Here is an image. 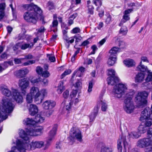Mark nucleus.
<instances>
[{
	"mask_svg": "<svg viewBox=\"0 0 152 152\" xmlns=\"http://www.w3.org/2000/svg\"><path fill=\"white\" fill-rule=\"evenodd\" d=\"M19 135L22 140H17L16 141V145L18 149L22 151V152H24V150L41 148L44 145V142L41 141H33L29 144V135L26 134L25 131L22 129L20 130Z\"/></svg>",
	"mask_w": 152,
	"mask_h": 152,
	"instance_id": "f257e3e1",
	"label": "nucleus"
},
{
	"mask_svg": "<svg viewBox=\"0 0 152 152\" xmlns=\"http://www.w3.org/2000/svg\"><path fill=\"white\" fill-rule=\"evenodd\" d=\"M15 106L7 97L2 99L1 105L0 106V122L7 118L9 113L13 110Z\"/></svg>",
	"mask_w": 152,
	"mask_h": 152,
	"instance_id": "f03ea898",
	"label": "nucleus"
},
{
	"mask_svg": "<svg viewBox=\"0 0 152 152\" xmlns=\"http://www.w3.org/2000/svg\"><path fill=\"white\" fill-rule=\"evenodd\" d=\"M23 124L25 125H29L31 127L29 129H26V133L25 132L27 135L31 136H37L42 134L43 128L42 126H36L35 120L27 118L24 119Z\"/></svg>",
	"mask_w": 152,
	"mask_h": 152,
	"instance_id": "7ed1b4c3",
	"label": "nucleus"
},
{
	"mask_svg": "<svg viewBox=\"0 0 152 152\" xmlns=\"http://www.w3.org/2000/svg\"><path fill=\"white\" fill-rule=\"evenodd\" d=\"M126 96H125L124 101L123 108L124 110L127 113L130 114L134 111L135 106L132 100L134 91L133 90H129L128 91Z\"/></svg>",
	"mask_w": 152,
	"mask_h": 152,
	"instance_id": "20e7f679",
	"label": "nucleus"
},
{
	"mask_svg": "<svg viewBox=\"0 0 152 152\" xmlns=\"http://www.w3.org/2000/svg\"><path fill=\"white\" fill-rule=\"evenodd\" d=\"M130 90L128 89L126 84L119 83L114 86L113 92L115 97L120 98L125 94L126 96L128 91Z\"/></svg>",
	"mask_w": 152,
	"mask_h": 152,
	"instance_id": "39448f33",
	"label": "nucleus"
},
{
	"mask_svg": "<svg viewBox=\"0 0 152 152\" xmlns=\"http://www.w3.org/2000/svg\"><path fill=\"white\" fill-rule=\"evenodd\" d=\"M149 94V93L145 91L138 92L134 100L139 107H143L148 105Z\"/></svg>",
	"mask_w": 152,
	"mask_h": 152,
	"instance_id": "423d86ee",
	"label": "nucleus"
},
{
	"mask_svg": "<svg viewBox=\"0 0 152 152\" xmlns=\"http://www.w3.org/2000/svg\"><path fill=\"white\" fill-rule=\"evenodd\" d=\"M148 137L150 138H144L139 140L137 142V145L140 148H145L146 152H149L152 150V138Z\"/></svg>",
	"mask_w": 152,
	"mask_h": 152,
	"instance_id": "0eeeda50",
	"label": "nucleus"
},
{
	"mask_svg": "<svg viewBox=\"0 0 152 152\" xmlns=\"http://www.w3.org/2000/svg\"><path fill=\"white\" fill-rule=\"evenodd\" d=\"M68 139L72 142L74 141L75 139L81 142L82 140L80 131L77 128L72 127L70 130Z\"/></svg>",
	"mask_w": 152,
	"mask_h": 152,
	"instance_id": "6e6552de",
	"label": "nucleus"
},
{
	"mask_svg": "<svg viewBox=\"0 0 152 152\" xmlns=\"http://www.w3.org/2000/svg\"><path fill=\"white\" fill-rule=\"evenodd\" d=\"M24 18L27 21L31 22L33 23H35L37 22L38 19H39L43 22L44 18L41 15V16H37V14H34L33 12L28 11L26 12L24 14Z\"/></svg>",
	"mask_w": 152,
	"mask_h": 152,
	"instance_id": "1a4fd4ad",
	"label": "nucleus"
},
{
	"mask_svg": "<svg viewBox=\"0 0 152 152\" xmlns=\"http://www.w3.org/2000/svg\"><path fill=\"white\" fill-rule=\"evenodd\" d=\"M140 120L142 122L152 120V104L151 109L146 107L141 112Z\"/></svg>",
	"mask_w": 152,
	"mask_h": 152,
	"instance_id": "9d476101",
	"label": "nucleus"
},
{
	"mask_svg": "<svg viewBox=\"0 0 152 152\" xmlns=\"http://www.w3.org/2000/svg\"><path fill=\"white\" fill-rule=\"evenodd\" d=\"M23 7L28 11L33 12L34 14H37V17L41 16V15H42V11L41 9L33 3L25 4L24 5Z\"/></svg>",
	"mask_w": 152,
	"mask_h": 152,
	"instance_id": "9b49d317",
	"label": "nucleus"
},
{
	"mask_svg": "<svg viewBox=\"0 0 152 152\" xmlns=\"http://www.w3.org/2000/svg\"><path fill=\"white\" fill-rule=\"evenodd\" d=\"M122 143L123 145L125 152L127 149H129L130 147V145L126 141V137L123 136L118 140L117 148L118 152H122Z\"/></svg>",
	"mask_w": 152,
	"mask_h": 152,
	"instance_id": "f8f14e48",
	"label": "nucleus"
},
{
	"mask_svg": "<svg viewBox=\"0 0 152 152\" xmlns=\"http://www.w3.org/2000/svg\"><path fill=\"white\" fill-rule=\"evenodd\" d=\"M152 124L151 121L142 122L138 127V130L140 133H144L146 132L148 127L151 126Z\"/></svg>",
	"mask_w": 152,
	"mask_h": 152,
	"instance_id": "ddd939ff",
	"label": "nucleus"
},
{
	"mask_svg": "<svg viewBox=\"0 0 152 152\" xmlns=\"http://www.w3.org/2000/svg\"><path fill=\"white\" fill-rule=\"evenodd\" d=\"M57 127V125H54L52 129L50 132L48 137L47 140L46 145H49L52 140L54 139V137L56 134Z\"/></svg>",
	"mask_w": 152,
	"mask_h": 152,
	"instance_id": "4468645a",
	"label": "nucleus"
},
{
	"mask_svg": "<svg viewBox=\"0 0 152 152\" xmlns=\"http://www.w3.org/2000/svg\"><path fill=\"white\" fill-rule=\"evenodd\" d=\"M19 85L21 90L22 91H23V92H22V93L25 94L26 93L25 91L26 89L29 87V81L25 78L19 80Z\"/></svg>",
	"mask_w": 152,
	"mask_h": 152,
	"instance_id": "2eb2a0df",
	"label": "nucleus"
},
{
	"mask_svg": "<svg viewBox=\"0 0 152 152\" xmlns=\"http://www.w3.org/2000/svg\"><path fill=\"white\" fill-rule=\"evenodd\" d=\"M132 10L131 9H128L125 11L123 18L119 24V26H122L124 23L129 20L130 18L129 14L132 12Z\"/></svg>",
	"mask_w": 152,
	"mask_h": 152,
	"instance_id": "dca6fc26",
	"label": "nucleus"
},
{
	"mask_svg": "<svg viewBox=\"0 0 152 152\" xmlns=\"http://www.w3.org/2000/svg\"><path fill=\"white\" fill-rule=\"evenodd\" d=\"M56 105V103L55 102L51 100H47L43 103L42 106L44 109L48 110L53 108Z\"/></svg>",
	"mask_w": 152,
	"mask_h": 152,
	"instance_id": "f3484780",
	"label": "nucleus"
},
{
	"mask_svg": "<svg viewBox=\"0 0 152 152\" xmlns=\"http://www.w3.org/2000/svg\"><path fill=\"white\" fill-rule=\"evenodd\" d=\"M12 98L18 103H21L23 101V99L20 93L16 90L12 91Z\"/></svg>",
	"mask_w": 152,
	"mask_h": 152,
	"instance_id": "a211bd4d",
	"label": "nucleus"
},
{
	"mask_svg": "<svg viewBox=\"0 0 152 152\" xmlns=\"http://www.w3.org/2000/svg\"><path fill=\"white\" fill-rule=\"evenodd\" d=\"M29 113L31 116H34L38 112V108L35 104H31L29 105L28 108Z\"/></svg>",
	"mask_w": 152,
	"mask_h": 152,
	"instance_id": "6ab92c4d",
	"label": "nucleus"
},
{
	"mask_svg": "<svg viewBox=\"0 0 152 152\" xmlns=\"http://www.w3.org/2000/svg\"><path fill=\"white\" fill-rule=\"evenodd\" d=\"M85 69V68L83 66H80L79 68L77 69L74 71L72 75L71 80H72L74 77L75 75L79 77H81L84 72Z\"/></svg>",
	"mask_w": 152,
	"mask_h": 152,
	"instance_id": "aec40b11",
	"label": "nucleus"
},
{
	"mask_svg": "<svg viewBox=\"0 0 152 152\" xmlns=\"http://www.w3.org/2000/svg\"><path fill=\"white\" fill-rule=\"evenodd\" d=\"M79 102V100L78 98H76L74 100H71L70 102L66 105V110H69L72 107H75V106L78 104Z\"/></svg>",
	"mask_w": 152,
	"mask_h": 152,
	"instance_id": "412c9836",
	"label": "nucleus"
},
{
	"mask_svg": "<svg viewBox=\"0 0 152 152\" xmlns=\"http://www.w3.org/2000/svg\"><path fill=\"white\" fill-rule=\"evenodd\" d=\"M104 93V91H103V92H102L101 93L99 96L100 101L98 102H100V104L101 103V110L103 112L106 111L107 109L108 106L107 105L104 101H103L102 100V97L103 96Z\"/></svg>",
	"mask_w": 152,
	"mask_h": 152,
	"instance_id": "4be33fe9",
	"label": "nucleus"
},
{
	"mask_svg": "<svg viewBox=\"0 0 152 152\" xmlns=\"http://www.w3.org/2000/svg\"><path fill=\"white\" fill-rule=\"evenodd\" d=\"M119 78L117 76H110L107 79L108 85H114L119 81Z\"/></svg>",
	"mask_w": 152,
	"mask_h": 152,
	"instance_id": "5701e85b",
	"label": "nucleus"
},
{
	"mask_svg": "<svg viewBox=\"0 0 152 152\" xmlns=\"http://www.w3.org/2000/svg\"><path fill=\"white\" fill-rule=\"evenodd\" d=\"M0 90L2 94L7 96L9 97L11 95L10 91L5 86L3 85L1 86Z\"/></svg>",
	"mask_w": 152,
	"mask_h": 152,
	"instance_id": "b1692460",
	"label": "nucleus"
},
{
	"mask_svg": "<svg viewBox=\"0 0 152 152\" xmlns=\"http://www.w3.org/2000/svg\"><path fill=\"white\" fill-rule=\"evenodd\" d=\"M145 74L142 72H139L136 75L135 77V81L136 83H140L145 79Z\"/></svg>",
	"mask_w": 152,
	"mask_h": 152,
	"instance_id": "393cba45",
	"label": "nucleus"
},
{
	"mask_svg": "<svg viewBox=\"0 0 152 152\" xmlns=\"http://www.w3.org/2000/svg\"><path fill=\"white\" fill-rule=\"evenodd\" d=\"M28 72V70L26 69H20L15 72V74L17 77L20 78L24 76Z\"/></svg>",
	"mask_w": 152,
	"mask_h": 152,
	"instance_id": "a878e982",
	"label": "nucleus"
},
{
	"mask_svg": "<svg viewBox=\"0 0 152 152\" xmlns=\"http://www.w3.org/2000/svg\"><path fill=\"white\" fill-rule=\"evenodd\" d=\"M117 60V56H112L110 55L107 63L109 66H111L113 65L116 63Z\"/></svg>",
	"mask_w": 152,
	"mask_h": 152,
	"instance_id": "bb28decb",
	"label": "nucleus"
},
{
	"mask_svg": "<svg viewBox=\"0 0 152 152\" xmlns=\"http://www.w3.org/2000/svg\"><path fill=\"white\" fill-rule=\"evenodd\" d=\"M123 63L126 66L128 67L134 66L136 64L135 62L133 60L131 59L124 60L123 61Z\"/></svg>",
	"mask_w": 152,
	"mask_h": 152,
	"instance_id": "cd10ccee",
	"label": "nucleus"
},
{
	"mask_svg": "<svg viewBox=\"0 0 152 152\" xmlns=\"http://www.w3.org/2000/svg\"><path fill=\"white\" fill-rule=\"evenodd\" d=\"M136 70L144 72H147L148 70L147 66L142 64V62L141 61L140 64L137 66Z\"/></svg>",
	"mask_w": 152,
	"mask_h": 152,
	"instance_id": "c85d7f7f",
	"label": "nucleus"
},
{
	"mask_svg": "<svg viewBox=\"0 0 152 152\" xmlns=\"http://www.w3.org/2000/svg\"><path fill=\"white\" fill-rule=\"evenodd\" d=\"M39 89L38 87L33 86L31 88L29 93L32 96H34L39 94Z\"/></svg>",
	"mask_w": 152,
	"mask_h": 152,
	"instance_id": "c756f323",
	"label": "nucleus"
},
{
	"mask_svg": "<svg viewBox=\"0 0 152 152\" xmlns=\"http://www.w3.org/2000/svg\"><path fill=\"white\" fill-rule=\"evenodd\" d=\"M120 49L116 47H113L109 51L110 55L116 56L117 53L120 52Z\"/></svg>",
	"mask_w": 152,
	"mask_h": 152,
	"instance_id": "7c9ffc66",
	"label": "nucleus"
},
{
	"mask_svg": "<svg viewBox=\"0 0 152 152\" xmlns=\"http://www.w3.org/2000/svg\"><path fill=\"white\" fill-rule=\"evenodd\" d=\"M88 12L91 14H93L94 13V7L93 6L91 2L88 0L87 1Z\"/></svg>",
	"mask_w": 152,
	"mask_h": 152,
	"instance_id": "2f4dec72",
	"label": "nucleus"
},
{
	"mask_svg": "<svg viewBox=\"0 0 152 152\" xmlns=\"http://www.w3.org/2000/svg\"><path fill=\"white\" fill-rule=\"evenodd\" d=\"M34 101L37 104H40L41 103L44 99L43 96H42L39 94L34 96Z\"/></svg>",
	"mask_w": 152,
	"mask_h": 152,
	"instance_id": "473e14b6",
	"label": "nucleus"
},
{
	"mask_svg": "<svg viewBox=\"0 0 152 152\" xmlns=\"http://www.w3.org/2000/svg\"><path fill=\"white\" fill-rule=\"evenodd\" d=\"M45 119V118L42 116L41 115L38 114L35 117V124L36 123H42L44 122Z\"/></svg>",
	"mask_w": 152,
	"mask_h": 152,
	"instance_id": "72a5a7b5",
	"label": "nucleus"
},
{
	"mask_svg": "<svg viewBox=\"0 0 152 152\" xmlns=\"http://www.w3.org/2000/svg\"><path fill=\"white\" fill-rule=\"evenodd\" d=\"M34 45L32 43L31 44L23 43L22 44L20 43V48L23 50H25L28 48H31Z\"/></svg>",
	"mask_w": 152,
	"mask_h": 152,
	"instance_id": "f704fd0d",
	"label": "nucleus"
},
{
	"mask_svg": "<svg viewBox=\"0 0 152 152\" xmlns=\"http://www.w3.org/2000/svg\"><path fill=\"white\" fill-rule=\"evenodd\" d=\"M63 85V82L62 81H60L59 83L58 88L57 90V92L59 94H61L64 89V87Z\"/></svg>",
	"mask_w": 152,
	"mask_h": 152,
	"instance_id": "c9c22d12",
	"label": "nucleus"
},
{
	"mask_svg": "<svg viewBox=\"0 0 152 152\" xmlns=\"http://www.w3.org/2000/svg\"><path fill=\"white\" fill-rule=\"evenodd\" d=\"M112 151V149L106 145H102L101 148L100 152H111Z\"/></svg>",
	"mask_w": 152,
	"mask_h": 152,
	"instance_id": "e433bc0d",
	"label": "nucleus"
},
{
	"mask_svg": "<svg viewBox=\"0 0 152 152\" xmlns=\"http://www.w3.org/2000/svg\"><path fill=\"white\" fill-rule=\"evenodd\" d=\"M30 38V36L28 35H25L24 34L22 33L19 34L18 39L19 40H21L26 39L28 41Z\"/></svg>",
	"mask_w": 152,
	"mask_h": 152,
	"instance_id": "4c0bfd02",
	"label": "nucleus"
},
{
	"mask_svg": "<svg viewBox=\"0 0 152 152\" xmlns=\"http://www.w3.org/2000/svg\"><path fill=\"white\" fill-rule=\"evenodd\" d=\"M129 136L130 138H137L140 136L138 132H133L129 133Z\"/></svg>",
	"mask_w": 152,
	"mask_h": 152,
	"instance_id": "58836bf2",
	"label": "nucleus"
},
{
	"mask_svg": "<svg viewBox=\"0 0 152 152\" xmlns=\"http://www.w3.org/2000/svg\"><path fill=\"white\" fill-rule=\"evenodd\" d=\"M128 31L127 27L125 26L122 27L120 29L119 33L120 34L123 35H125L126 34Z\"/></svg>",
	"mask_w": 152,
	"mask_h": 152,
	"instance_id": "ea45409f",
	"label": "nucleus"
},
{
	"mask_svg": "<svg viewBox=\"0 0 152 152\" xmlns=\"http://www.w3.org/2000/svg\"><path fill=\"white\" fill-rule=\"evenodd\" d=\"M45 69L41 75V76L43 77H48L50 76V73L46 69V67L47 68H48V66L47 65H45Z\"/></svg>",
	"mask_w": 152,
	"mask_h": 152,
	"instance_id": "a19ab883",
	"label": "nucleus"
},
{
	"mask_svg": "<svg viewBox=\"0 0 152 152\" xmlns=\"http://www.w3.org/2000/svg\"><path fill=\"white\" fill-rule=\"evenodd\" d=\"M148 75L145 79V80L147 82L151 81L152 80V72L150 70H148L147 72Z\"/></svg>",
	"mask_w": 152,
	"mask_h": 152,
	"instance_id": "79ce46f5",
	"label": "nucleus"
},
{
	"mask_svg": "<svg viewBox=\"0 0 152 152\" xmlns=\"http://www.w3.org/2000/svg\"><path fill=\"white\" fill-rule=\"evenodd\" d=\"M93 2L96 6L98 7L96 9L97 10H98L99 7H100L102 4L101 0H93Z\"/></svg>",
	"mask_w": 152,
	"mask_h": 152,
	"instance_id": "37998d69",
	"label": "nucleus"
},
{
	"mask_svg": "<svg viewBox=\"0 0 152 152\" xmlns=\"http://www.w3.org/2000/svg\"><path fill=\"white\" fill-rule=\"evenodd\" d=\"M33 97H34V96L31 95L30 94H28L26 95V98L27 102L28 103H30L32 102L33 100Z\"/></svg>",
	"mask_w": 152,
	"mask_h": 152,
	"instance_id": "c03bdc74",
	"label": "nucleus"
},
{
	"mask_svg": "<svg viewBox=\"0 0 152 152\" xmlns=\"http://www.w3.org/2000/svg\"><path fill=\"white\" fill-rule=\"evenodd\" d=\"M100 107V102H98L96 105L94 107V109L93 112L92 113L97 115Z\"/></svg>",
	"mask_w": 152,
	"mask_h": 152,
	"instance_id": "a18cd8bd",
	"label": "nucleus"
},
{
	"mask_svg": "<svg viewBox=\"0 0 152 152\" xmlns=\"http://www.w3.org/2000/svg\"><path fill=\"white\" fill-rule=\"evenodd\" d=\"M39 94L42 96H43V98H44L47 95V90L45 89H42L39 91Z\"/></svg>",
	"mask_w": 152,
	"mask_h": 152,
	"instance_id": "49530a36",
	"label": "nucleus"
},
{
	"mask_svg": "<svg viewBox=\"0 0 152 152\" xmlns=\"http://www.w3.org/2000/svg\"><path fill=\"white\" fill-rule=\"evenodd\" d=\"M108 74L110 76H117L116 72L114 69H110L108 70Z\"/></svg>",
	"mask_w": 152,
	"mask_h": 152,
	"instance_id": "de8ad7c7",
	"label": "nucleus"
},
{
	"mask_svg": "<svg viewBox=\"0 0 152 152\" xmlns=\"http://www.w3.org/2000/svg\"><path fill=\"white\" fill-rule=\"evenodd\" d=\"M94 83V81L93 80L89 82L88 89L87 91L88 92L90 93L91 91Z\"/></svg>",
	"mask_w": 152,
	"mask_h": 152,
	"instance_id": "09e8293b",
	"label": "nucleus"
},
{
	"mask_svg": "<svg viewBox=\"0 0 152 152\" xmlns=\"http://www.w3.org/2000/svg\"><path fill=\"white\" fill-rule=\"evenodd\" d=\"M72 72V71L70 69H67L65 70L61 75V78L62 79L66 75L70 74Z\"/></svg>",
	"mask_w": 152,
	"mask_h": 152,
	"instance_id": "8fccbe9b",
	"label": "nucleus"
},
{
	"mask_svg": "<svg viewBox=\"0 0 152 152\" xmlns=\"http://www.w3.org/2000/svg\"><path fill=\"white\" fill-rule=\"evenodd\" d=\"M47 7L49 10L54 9V6L53 3L51 1H49L47 4Z\"/></svg>",
	"mask_w": 152,
	"mask_h": 152,
	"instance_id": "3c124183",
	"label": "nucleus"
},
{
	"mask_svg": "<svg viewBox=\"0 0 152 152\" xmlns=\"http://www.w3.org/2000/svg\"><path fill=\"white\" fill-rule=\"evenodd\" d=\"M107 17L105 18V22L106 24L110 23L112 21L111 17L110 15L109 14H107Z\"/></svg>",
	"mask_w": 152,
	"mask_h": 152,
	"instance_id": "603ef678",
	"label": "nucleus"
},
{
	"mask_svg": "<svg viewBox=\"0 0 152 152\" xmlns=\"http://www.w3.org/2000/svg\"><path fill=\"white\" fill-rule=\"evenodd\" d=\"M43 69L41 67L38 66L36 68V71L37 73L39 75H41L44 71Z\"/></svg>",
	"mask_w": 152,
	"mask_h": 152,
	"instance_id": "864d4df0",
	"label": "nucleus"
},
{
	"mask_svg": "<svg viewBox=\"0 0 152 152\" xmlns=\"http://www.w3.org/2000/svg\"><path fill=\"white\" fill-rule=\"evenodd\" d=\"M26 150H24V152H25ZM22 151L21 150L18 149V148L17 147V146H14L12 148L11 150V151L9 152H22Z\"/></svg>",
	"mask_w": 152,
	"mask_h": 152,
	"instance_id": "5fc2aeb1",
	"label": "nucleus"
},
{
	"mask_svg": "<svg viewBox=\"0 0 152 152\" xmlns=\"http://www.w3.org/2000/svg\"><path fill=\"white\" fill-rule=\"evenodd\" d=\"M97 115L93 113H91L89 116L90 122L93 121L94 120Z\"/></svg>",
	"mask_w": 152,
	"mask_h": 152,
	"instance_id": "6e6d98bb",
	"label": "nucleus"
},
{
	"mask_svg": "<svg viewBox=\"0 0 152 152\" xmlns=\"http://www.w3.org/2000/svg\"><path fill=\"white\" fill-rule=\"evenodd\" d=\"M58 21L57 20H53L52 22V25L50 26L51 28H56L58 25Z\"/></svg>",
	"mask_w": 152,
	"mask_h": 152,
	"instance_id": "4d7b16f0",
	"label": "nucleus"
},
{
	"mask_svg": "<svg viewBox=\"0 0 152 152\" xmlns=\"http://www.w3.org/2000/svg\"><path fill=\"white\" fill-rule=\"evenodd\" d=\"M5 7V3H2L0 4V12H4V10Z\"/></svg>",
	"mask_w": 152,
	"mask_h": 152,
	"instance_id": "13d9d810",
	"label": "nucleus"
},
{
	"mask_svg": "<svg viewBox=\"0 0 152 152\" xmlns=\"http://www.w3.org/2000/svg\"><path fill=\"white\" fill-rule=\"evenodd\" d=\"M42 83V84L44 86H47L48 84V79L46 78H44L42 79L41 78V81Z\"/></svg>",
	"mask_w": 152,
	"mask_h": 152,
	"instance_id": "bf43d9fd",
	"label": "nucleus"
},
{
	"mask_svg": "<svg viewBox=\"0 0 152 152\" xmlns=\"http://www.w3.org/2000/svg\"><path fill=\"white\" fill-rule=\"evenodd\" d=\"M13 65V62L11 61H9L4 62L3 65L5 68H7L9 65Z\"/></svg>",
	"mask_w": 152,
	"mask_h": 152,
	"instance_id": "052dcab7",
	"label": "nucleus"
},
{
	"mask_svg": "<svg viewBox=\"0 0 152 152\" xmlns=\"http://www.w3.org/2000/svg\"><path fill=\"white\" fill-rule=\"evenodd\" d=\"M47 57L48 58L49 60L51 62H54L56 61V58L54 56L50 54L47 55Z\"/></svg>",
	"mask_w": 152,
	"mask_h": 152,
	"instance_id": "680f3d73",
	"label": "nucleus"
},
{
	"mask_svg": "<svg viewBox=\"0 0 152 152\" xmlns=\"http://www.w3.org/2000/svg\"><path fill=\"white\" fill-rule=\"evenodd\" d=\"M23 60V58H15L14 59L15 63L16 64H19L21 63V61Z\"/></svg>",
	"mask_w": 152,
	"mask_h": 152,
	"instance_id": "e2e57ef3",
	"label": "nucleus"
},
{
	"mask_svg": "<svg viewBox=\"0 0 152 152\" xmlns=\"http://www.w3.org/2000/svg\"><path fill=\"white\" fill-rule=\"evenodd\" d=\"M77 91L76 90H73L72 91L70 95V96L72 99L73 100L72 98L76 96L77 94ZM74 99H73V100Z\"/></svg>",
	"mask_w": 152,
	"mask_h": 152,
	"instance_id": "0e129e2a",
	"label": "nucleus"
},
{
	"mask_svg": "<svg viewBox=\"0 0 152 152\" xmlns=\"http://www.w3.org/2000/svg\"><path fill=\"white\" fill-rule=\"evenodd\" d=\"M41 81V78L40 77H39L38 78L36 79H34L32 78L31 80V82L33 84L37 83L39 82H40Z\"/></svg>",
	"mask_w": 152,
	"mask_h": 152,
	"instance_id": "69168bd1",
	"label": "nucleus"
},
{
	"mask_svg": "<svg viewBox=\"0 0 152 152\" xmlns=\"http://www.w3.org/2000/svg\"><path fill=\"white\" fill-rule=\"evenodd\" d=\"M71 31L72 33L76 34L80 32V29L78 27H75L73 28Z\"/></svg>",
	"mask_w": 152,
	"mask_h": 152,
	"instance_id": "338daca9",
	"label": "nucleus"
},
{
	"mask_svg": "<svg viewBox=\"0 0 152 152\" xmlns=\"http://www.w3.org/2000/svg\"><path fill=\"white\" fill-rule=\"evenodd\" d=\"M75 87L76 88H78L80 89L81 87V83L79 81H78L75 85Z\"/></svg>",
	"mask_w": 152,
	"mask_h": 152,
	"instance_id": "774afa93",
	"label": "nucleus"
}]
</instances>
